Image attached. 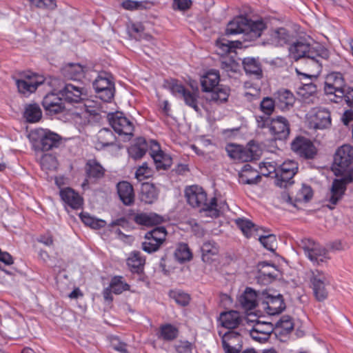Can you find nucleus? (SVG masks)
I'll use <instances>...</instances> for the list:
<instances>
[{
    "mask_svg": "<svg viewBox=\"0 0 353 353\" xmlns=\"http://www.w3.org/2000/svg\"><path fill=\"white\" fill-rule=\"evenodd\" d=\"M353 163V146L343 145L335 152L334 168L336 175L342 176L333 181L330 192L327 195V201L332 205H336L343 196L347 184L353 181L352 172L348 170Z\"/></svg>",
    "mask_w": 353,
    "mask_h": 353,
    "instance_id": "obj_1",
    "label": "nucleus"
},
{
    "mask_svg": "<svg viewBox=\"0 0 353 353\" xmlns=\"http://www.w3.org/2000/svg\"><path fill=\"white\" fill-rule=\"evenodd\" d=\"M289 53L295 61L304 59L308 70L316 72L321 69L319 58L327 59L329 57V52L324 47L317 43L311 46L303 39H300L291 45Z\"/></svg>",
    "mask_w": 353,
    "mask_h": 353,
    "instance_id": "obj_2",
    "label": "nucleus"
},
{
    "mask_svg": "<svg viewBox=\"0 0 353 353\" xmlns=\"http://www.w3.org/2000/svg\"><path fill=\"white\" fill-rule=\"evenodd\" d=\"M267 28L265 23L260 19L253 21L243 16H239L230 21L225 30L227 35L242 34L245 41H254L261 37Z\"/></svg>",
    "mask_w": 353,
    "mask_h": 353,
    "instance_id": "obj_3",
    "label": "nucleus"
},
{
    "mask_svg": "<svg viewBox=\"0 0 353 353\" xmlns=\"http://www.w3.org/2000/svg\"><path fill=\"white\" fill-rule=\"evenodd\" d=\"M188 203L193 208H200L201 211L208 212L211 217H217L219 211L216 209V199L212 197L210 202L207 200V194L204 190L198 185H191L185 190Z\"/></svg>",
    "mask_w": 353,
    "mask_h": 353,
    "instance_id": "obj_4",
    "label": "nucleus"
},
{
    "mask_svg": "<svg viewBox=\"0 0 353 353\" xmlns=\"http://www.w3.org/2000/svg\"><path fill=\"white\" fill-rule=\"evenodd\" d=\"M48 85L54 88V91H57L65 101L69 103H79L88 97L87 90L79 83H65L62 86L59 79L50 78Z\"/></svg>",
    "mask_w": 353,
    "mask_h": 353,
    "instance_id": "obj_5",
    "label": "nucleus"
},
{
    "mask_svg": "<svg viewBox=\"0 0 353 353\" xmlns=\"http://www.w3.org/2000/svg\"><path fill=\"white\" fill-rule=\"evenodd\" d=\"M309 279L315 299L319 302L324 301L329 294V276L322 271L314 270L310 271Z\"/></svg>",
    "mask_w": 353,
    "mask_h": 353,
    "instance_id": "obj_6",
    "label": "nucleus"
},
{
    "mask_svg": "<svg viewBox=\"0 0 353 353\" xmlns=\"http://www.w3.org/2000/svg\"><path fill=\"white\" fill-rule=\"evenodd\" d=\"M226 150L230 157L243 162L257 159L261 155V150L258 145L252 142L248 143V147L230 144L227 146Z\"/></svg>",
    "mask_w": 353,
    "mask_h": 353,
    "instance_id": "obj_7",
    "label": "nucleus"
},
{
    "mask_svg": "<svg viewBox=\"0 0 353 353\" xmlns=\"http://www.w3.org/2000/svg\"><path fill=\"white\" fill-rule=\"evenodd\" d=\"M300 246L307 257L314 264L320 265L325 263L329 259L326 250L320 244L310 239H303L301 241Z\"/></svg>",
    "mask_w": 353,
    "mask_h": 353,
    "instance_id": "obj_8",
    "label": "nucleus"
},
{
    "mask_svg": "<svg viewBox=\"0 0 353 353\" xmlns=\"http://www.w3.org/2000/svg\"><path fill=\"white\" fill-rule=\"evenodd\" d=\"M298 163L293 160L284 161L277 168L275 183L277 186L287 188L294 183L293 177L298 172Z\"/></svg>",
    "mask_w": 353,
    "mask_h": 353,
    "instance_id": "obj_9",
    "label": "nucleus"
},
{
    "mask_svg": "<svg viewBox=\"0 0 353 353\" xmlns=\"http://www.w3.org/2000/svg\"><path fill=\"white\" fill-rule=\"evenodd\" d=\"M167 232L164 227H157L145 234L142 249L148 252H157L165 241Z\"/></svg>",
    "mask_w": 353,
    "mask_h": 353,
    "instance_id": "obj_10",
    "label": "nucleus"
},
{
    "mask_svg": "<svg viewBox=\"0 0 353 353\" xmlns=\"http://www.w3.org/2000/svg\"><path fill=\"white\" fill-rule=\"evenodd\" d=\"M261 296L263 299L261 305L269 315L280 314L285 310V304L281 294L270 293V291L265 290L261 292Z\"/></svg>",
    "mask_w": 353,
    "mask_h": 353,
    "instance_id": "obj_11",
    "label": "nucleus"
},
{
    "mask_svg": "<svg viewBox=\"0 0 353 353\" xmlns=\"http://www.w3.org/2000/svg\"><path fill=\"white\" fill-rule=\"evenodd\" d=\"M93 86L99 97L109 102L114 95V83L112 77L107 73H101L93 82Z\"/></svg>",
    "mask_w": 353,
    "mask_h": 353,
    "instance_id": "obj_12",
    "label": "nucleus"
},
{
    "mask_svg": "<svg viewBox=\"0 0 353 353\" xmlns=\"http://www.w3.org/2000/svg\"><path fill=\"white\" fill-rule=\"evenodd\" d=\"M108 119L110 125L119 135H124L128 139L133 136L134 125L122 112L109 113Z\"/></svg>",
    "mask_w": 353,
    "mask_h": 353,
    "instance_id": "obj_13",
    "label": "nucleus"
},
{
    "mask_svg": "<svg viewBox=\"0 0 353 353\" xmlns=\"http://www.w3.org/2000/svg\"><path fill=\"white\" fill-rule=\"evenodd\" d=\"M343 74L340 72H331L325 77L324 90L326 94H334L342 99L346 88Z\"/></svg>",
    "mask_w": 353,
    "mask_h": 353,
    "instance_id": "obj_14",
    "label": "nucleus"
},
{
    "mask_svg": "<svg viewBox=\"0 0 353 353\" xmlns=\"http://www.w3.org/2000/svg\"><path fill=\"white\" fill-rule=\"evenodd\" d=\"M291 149L296 154L305 159H314L317 153L313 143L303 137H296L291 143Z\"/></svg>",
    "mask_w": 353,
    "mask_h": 353,
    "instance_id": "obj_15",
    "label": "nucleus"
},
{
    "mask_svg": "<svg viewBox=\"0 0 353 353\" xmlns=\"http://www.w3.org/2000/svg\"><path fill=\"white\" fill-rule=\"evenodd\" d=\"M49 79L38 74H26L21 79L16 81L19 92L23 94H29L34 92L40 85L48 84Z\"/></svg>",
    "mask_w": 353,
    "mask_h": 353,
    "instance_id": "obj_16",
    "label": "nucleus"
},
{
    "mask_svg": "<svg viewBox=\"0 0 353 353\" xmlns=\"http://www.w3.org/2000/svg\"><path fill=\"white\" fill-rule=\"evenodd\" d=\"M269 129L274 139L279 140L286 139L290 132L288 121L281 116L271 119Z\"/></svg>",
    "mask_w": 353,
    "mask_h": 353,
    "instance_id": "obj_17",
    "label": "nucleus"
},
{
    "mask_svg": "<svg viewBox=\"0 0 353 353\" xmlns=\"http://www.w3.org/2000/svg\"><path fill=\"white\" fill-rule=\"evenodd\" d=\"M55 92L53 89V92L46 94L42 101L44 109L50 114L61 112L65 108L62 102L63 97H59Z\"/></svg>",
    "mask_w": 353,
    "mask_h": 353,
    "instance_id": "obj_18",
    "label": "nucleus"
},
{
    "mask_svg": "<svg viewBox=\"0 0 353 353\" xmlns=\"http://www.w3.org/2000/svg\"><path fill=\"white\" fill-rule=\"evenodd\" d=\"M272 332L270 323L257 321L250 331V336L256 341L262 343L269 339Z\"/></svg>",
    "mask_w": 353,
    "mask_h": 353,
    "instance_id": "obj_19",
    "label": "nucleus"
},
{
    "mask_svg": "<svg viewBox=\"0 0 353 353\" xmlns=\"http://www.w3.org/2000/svg\"><path fill=\"white\" fill-rule=\"evenodd\" d=\"M262 299L261 292L257 293L252 288H247L240 296L239 301L245 310H250L254 309L258 303H261Z\"/></svg>",
    "mask_w": 353,
    "mask_h": 353,
    "instance_id": "obj_20",
    "label": "nucleus"
},
{
    "mask_svg": "<svg viewBox=\"0 0 353 353\" xmlns=\"http://www.w3.org/2000/svg\"><path fill=\"white\" fill-rule=\"evenodd\" d=\"M258 281L263 284L271 283L277 276V269L274 265L267 262L260 263L258 265Z\"/></svg>",
    "mask_w": 353,
    "mask_h": 353,
    "instance_id": "obj_21",
    "label": "nucleus"
},
{
    "mask_svg": "<svg viewBox=\"0 0 353 353\" xmlns=\"http://www.w3.org/2000/svg\"><path fill=\"white\" fill-rule=\"evenodd\" d=\"M310 124L316 129L327 128L331 125L330 112L325 108L318 109L311 117Z\"/></svg>",
    "mask_w": 353,
    "mask_h": 353,
    "instance_id": "obj_22",
    "label": "nucleus"
},
{
    "mask_svg": "<svg viewBox=\"0 0 353 353\" xmlns=\"http://www.w3.org/2000/svg\"><path fill=\"white\" fill-rule=\"evenodd\" d=\"M117 193L120 200L125 205H130L134 201V193L132 185L128 181H123L117 185Z\"/></svg>",
    "mask_w": 353,
    "mask_h": 353,
    "instance_id": "obj_23",
    "label": "nucleus"
},
{
    "mask_svg": "<svg viewBox=\"0 0 353 353\" xmlns=\"http://www.w3.org/2000/svg\"><path fill=\"white\" fill-rule=\"evenodd\" d=\"M293 35L289 30L284 28L273 30L270 34V42L276 46H282L290 42Z\"/></svg>",
    "mask_w": 353,
    "mask_h": 353,
    "instance_id": "obj_24",
    "label": "nucleus"
},
{
    "mask_svg": "<svg viewBox=\"0 0 353 353\" xmlns=\"http://www.w3.org/2000/svg\"><path fill=\"white\" fill-rule=\"evenodd\" d=\"M277 104L282 110H289L295 102V97L292 92L281 89L274 94Z\"/></svg>",
    "mask_w": 353,
    "mask_h": 353,
    "instance_id": "obj_25",
    "label": "nucleus"
},
{
    "mask_svg": "<svg viewBox=\"0 0 353 353\" xmlns=\"http://www.w3.org/2000/svg\"><path fill=\"white\" fill-rule=\"evenodd\" d=\"M60 196L65 203L73 209H78L82 205V198L70 188L61 190Z\"/></svg>",
    "mask_w": 353,
    "mask_h": 353,
    "instance_id": "obj_26",
    "label": "nucleus"
},
{
    "mask_svg": "<svg viewBox=\"0 0 353 353\" xmlns=\"http://www.w3.org/2000/svg\"><path fill=\"white\" fill-rule=\"evenodd\" d=\"M152 143L151 157L155 162L157 168L166 170L170 166L171 159L160 150L159 145L156 141H153Z\"/></svg>",
    "mask_w": 353,
    "mask_h": 353,
    "instance_id": "obj_27",
    "label": "nucleus"
},
{
    "mask_svg": "<svg viewBox=\"0 0 353 353\" xmlns=\"http://www.w3.org/2000/svg\"><path fill=\"white\" fill-rule=\"evenodd\" d=\"M61 74L68 79L79 80L83 77V67L79 63H67L61 68Z\"/></svg>",
    "mask_w": 353,
    "mask_h": 353,
    "instance_id": "obj_28",
    "label": "nucleus"
},
{
    "mask_svg": "<svg viewBox=\"0 0 353 353\" xmlns=\"http://www.w3.org/2000/svg\"><path fill=\"white\" fill-rule=\"evenodd\" d=\"M220 80L219 73L216 70H210L204 75L201 83L203 92H212L219 86Z\"/></svg>",
    "mask_w": 353,
    "mask_h": 353,
    "instance_id": "obj_29",
    "label": "nucleus"
},
{
    "mask_svg": "<svg viewBox=\"0 0 353 353\" xmlns=\"http://www.w3.org/2000/svg\"><path fill=\"white\" fill-rule=\"evenodd\" d=\"M134 221L137 224L144 226H152L163 222L162 216L154 213H138L134 215Z\"/></svg>",
    "mask_w": 353,
    "mask_h": 353,
    "instance_id": "obj_30",
    "label": "nucleus"
},
{
    "mask_svg": "<svg viewBox=\"0 0 353 353\" xmlns=\"http://www.w3.org/2000/svg\"><path fill=\"white\" fill-rule=\"evenodd\" d=\"M313 196V192L310 186L303 184L301 188L299 189L294 196H288V200L290 203H292V199H294V203H292L294 206L296 207L299 203L307 202Z\"/></svg>",
    "mask_w": 353,
    "mask_h": 353,
    "instance_id": "obj_31",
    "label": "nucleus"
},
{
    "mask_svg": "<svg viewBox=\"0 0 353 353\" xmlns=\"http://www.w3.org/2000/svg\"><path fill=\"white\" fill-rule=\"evenodd\" d=\"M40 142L42 150L48 151L59 145L61 137L57 133L47 131L41 135Z\"/></svg>",
    "mask_w": 353,
    "mask_h": 353,
    "instance_id": "obj_32",
    "label": "nucleus"
},
{
    "mask_svg": "<svg viewBox=\"0 0 353 353\" xmlns=\"http://www.w3.org/2000/svg\"><path fill=\"white\" fill-rule=\"evenodd\" d=\"M221 324L228 329L236 328L241 322V317L239 312L231 310L223 312L221 314Z\"/></svg>",
    "mask_w": 353,
    "mask_h": 353,
    "instance_id": "obj_33",
    "label": "nucleus"
},
{
    "mask_svg": "<svg viewBox=\"0 0 353 353\" xmlns=\"http://www.w3.org/2000/svg\"><path fill=\"white\" fill-rule=\"evenodd\" d=\"M240 339V335L234 332H228L222 337V345L225 353H239V350L234 346Z\"/></svg>",
    "mask_w": 353,
    "mask_h": 353,
    "instance_id": "obj_34",
    "label": "nucleus"
},
{
    "mask_svg": "<svg viewBox=\"0 0 353 353\" xmlns=\"http://www.w3.org/2000/svg\"><path fill=\"white\" fill-rule=\"evenodd\" d=\"M159 192L154 184L143 183L141 190V200L145 203H152L158 198Z\"/></svg>",
    "mask_w": 353,
    "mask_h": 353,
    "instance_id": "obj_35",
    "label": "nucleus"
},
{
    "mask_svg": "<svg viewBox=\"0 0 353 353\" xmlns=\"http://www.w3.org/2000/svg\"><path fill=\"white\" fill-rule=\"evenodd\" d=\"M87 176L89 178L99 179L103 176L104 168L94 159L88 160L85 166Z\"/></svg>",
    "mask_w": 353,
    "mask_h": 353,
    "instance_id": "obj_36",
    "label": "nucleus"
},
{
    "mask_svg": "<svg viewBox=\"0 0 353 353\" xmlns=\"http://www.w3.org/2000/svg\"><path fill=\"white\" fill-rule=\"evenodd\" d=\"M41 116V110L37 104H30L26 106L24 112V117L28 123L39 121Z\"/></svg>",
    "mask_w": 353,
    "mask_h": 353,
    "instance_id": "obj_37",
    "label": "nucleus"
},
{
    "mask_svg": "<svg viewBox=\"0 0 353 353\" xmlns=\"http://www.w3.org/2000/svg\"><path fill=\"white\" fill-rule=\"evenodd\" d=\"M201 252L202 260L205 263H210L212 261V256H216L219 250L215 243L207 241L201 246Z\"/></svg>",
    "mask_w": 353,
    "mask_h": 353,
    "instance_id": "obj_38",
    "label": "nucleus"
},
{
    "mask_svg": "<svg viewBox=\"0 0 353 353\" xmlns=\"http://www.w3.org/2000/svg\"><path fill=\"white\" fill-rule=\"evenodd\" d=\"M243 65L246 73L261 77L262 70L260 63L254 59L247 57L243 60Z\"/></svg>",
    "mask_w": 353,
    "mask_h": 353,
    "instance_id": "obj_39",
    "label": "nucleus"
},
{
    "mask_svg": "<svg viewBox=\"0 0 353 353\" xmlns=\"http://www.w3.org/2000/svg\"><path fill=\"white\" fill-rule=\"evenodd\" d=\"M179 334L178 329L171 324L162 325L160 327L159 338L165 341H172L175 339Z\"/></svg>",
    "mask_w": 353,
    "mask_h": 353,
    "instance_id": "obj_40",
    "label": "nucleus"
},
{
    "mask_svg": "<svg viewBox=\"0 0 353 353\" xmlns=\"http://www.w3.org/2000/svg\"><path fill=\"white\" fill-rule=\"evenodd\" d=\"M174 255L176 260L180 263L190 261L192 257L190 248L186 243L179 244L174 251Z\"/></svg>",
    "mask_w": 353,
    "mask_h": 353,
    "instance_id": "obj_41",
    "label": "nucleus"
},
{
    "mask_svg": "<svg viewBox=\"0 0 353 353\" xmlns=\"http://www.w3.org/2000/svg\"><path fill=\"white\" fill-rule=\"evenodd\" d=\"M147 150V144L144 139H139V142L132 145L128 149L130 156L134 159H141L145 154Z\"/></svg>",
    "mask_w": 353,
    "mask_h": 353,
    "instance_id": "obj_42",
    "label": "nucleus"
},
{
    "mask_svg": "<svg viewBox=\"0 0 353 353\" xmlns=\"http://www.w3.org/2000/svg\"><path fill=\"white\" fill-rule=\"evenodd\" d=\"M97 139L99 143L104 147L113 145L116 137L110 130L103 128L99 132Z\"/></svg>",
    "mask_w": 353,
    "mask_h": 353,
    "instance_id": "obj_43",
    "label": "nucleus"
},
{
    "mask_svg": "<svg viewBox=\"0 0 353 353\" xmlns=\"http://www.w3.org/2000/svg\"><path fill=\"white\" fill-rule=\"evenodd\" d=\"M236 223L246 237H250L254 232L258 230L256 225L247 219H238Z\"/></svg>",
    "mask_w": 353,
    "mask_h": 353,
    "instance_id": "obj_44",
    "label": "nucleus"
},
{
    "mask_svg": "<svg viewBox=\"0 0 353 353\" xmlns=\"http://www.w3.org/2000/svg\"><path fill=\"white\" fill-rule=\"evenodd\" d=\"M40 165L44 170H54L58 166V162L56 157L52 154H45L40 159Z\"/></svg>",
    "mask_w": 353,
    "mask_h": 353,
    "instance_id": "obj_45",
    "label": "nucleus"
},
{
    "mask_svg": "<svg viewBox=\"0 0 353 353\" xmlns=\"http://www.w3.org/2000/svg\"><path fill=\"white\" fill-rule=\"evenodd\" d=\"M145 263V259L141 256L140 252H134L127 260L128 265L133 271H137Z\"/></svg>",
    "mask_w": 353,
    "mask_h": 353,
    "instance_id": "obj_46",
    "label": "nucleus"
},
{
    "mask_svg": "<svg viewBox=\"0 0 353 353\" xmlns=\"http://www.w3.org/2000/svg\"><path fill=\"white\" fill-rule=\"evenodd\" d=\"M230 89L228 87L219 85L212 91L211 99L214 101L225 102L228 100Z\"/></svg>",
    "mask_w": 353,
    "mask_h": 353,
    "instance_id": "obj_47",
    "label": "nucleus"
},
{
    "mask_svg": "<svg viewBox=\"0 0 353 353\" xmlns=\"http://www.w3.org/2000/svg\"><path fill=\"white\" fill-rule=\"evenodd\" d=\"M81 221L86 225L93 229H99L105 226V221L102 219H96L87 213L80 214Z\"/></svg>",
    "mask_w": 353,
    "mask_h": 353,
    "instance_id": "obj_48",
    "label": "nucleus"
},
{
    "mask_svg": "<svg viewBox=\"0 0 353 353\" xmlns=\"http://www.w3.org/2000/svg\"><path fill=\"white\" fill-rule=\"evenodd\" d=\"M259 241L263 246L267 250L274 252L277 247V241L276 235L268 234L259 236Z\"/></svg>",
    "mask_w": 353,
    "mask_h": 353,
    "instance_id": "obj_49",
    "label": "nucleus"
},
{
    "mask_svg": "<svg viewBox=\"0 0 353 353\" xmlns=\"http://www.w3.org/2000/svg\"><path fill=\"white\" fill-rule=\"evenodd\" d=\"M113 293L116 294H121L123 291L129 290V285L124 283L121 276H114L110 284Z\"/></svg>",
    "mask_w": 353,
    "mask_h": 353,
    "instance_id": "obj_50",
    "label": "nucleus"
},
{
    "mask_svg": "<svg viewBox=\"0 0 353 353\" xmlns=\"http://www.w3.org/2000/svg\"><path fill=\"white\" fill-rule=\"evenodd\" d=\"M261 176L257 172L247 174V172L239 173V181L243 184H257L261 181Z\"/></svg>",
    "mask_w": 353,
    "mask_h": 353,
    "instance_id": "obj_51",
    "label": "nucleus"
},
{
    "mask_svg": "<svg viewBox=\"0 0 353 353\" xmlns=\"http://www.w3.org/2000/svg\"><path fill=\"white\" fill-rule=\"evenodd\" d=\"M275 108V101L270 97H265L261 101L260 109L267 116H270Z\"/></svg>",
    "mask_w": 353,
    "mask_h": 353,
    "instance_id": "obj_52",
    "label": "nucleus"
},
{
    "mask_svg": "<svg viewBox=\"0 0 353 353\" xmlns=\"http://www.w3.org/2000/svg\"><path fill=\"white\" fill-rule=\"evenodd\" d=\"M148 2L145 1L125 0L122 2L121 6L125 10H133L139 9H146L148 8Z\"/></svg>",
    "mask_w": 353,
    "mask_h": 353,
    "instance_id": "obj_53",
    "label": "nucleus"
},
{
    "mask_svg": "<svg viewBox=\"0 0 353 353\" xmlns=\"http://www.w3.org/2000/svg\"><path fill=\"white\" fill-rule=\"evenodd\" d=\"M143 31V27L141 24H135L133 23L130 28V34L133 36L136 39H146L150 40L152 39V37L148 34H142Z\"/></svg>",
    "mask_w": 353,
    "mask_h": 353,
    "instance_id": "obj_54",
    "label": "nucleus"
},
{
    "mask_svg": "<svg viewBox=\"0 0 353 353\" xmlns=\"http://www.w3.org/2000/svg\"><path fill=\"white\" fill-rule=\"evenodd\" d=\"M171 296L174 299L177 304L181 306H185L188 305L190 301V295L181 291L172 292Z\"/></svg>",
    "mask_w": 353,
    "mask_h": 353,
    "instance_id": "obj_55",
    "label": "nucleus"
},
{
    "mask_svg": "<svg viewBox=\"0 0 353 353\" xmlns=\"http://www.w3.org/2000/svg\"><path fill=\"white\" fill-rule=\"evenodd\" d=\"M261 172L264 176H269L272 173L276 174L277 168L275 162H261L259 164Z\"/></svg>",
    "mask_w": 353,
    "mask_h": 353,
    "instance_id": "obj_56",
    "label": "nucleus"
},
{
    "mask_svg": "<svg viewBox=\"0 0 353 353\" xmlns=\"http://www.w3.org/2000/svg\"><path fill=\"white\" fill-rule=\"evenodd\" d=\"M182 98L184 99V101L187 105L192 108L196 112L199 110V106L197 105V98L194 93L187 90Z\"/></svg>",
    "mask_w": 353,
    "mask_h": 353,
    "instance_id": "obj_57",
    "label": "nucleus"
},
{
    "mask_svg": "<svg viewBox=\"0 0 353 353\" xmlns=\"http://www.w3.org/2000/svg\"><path fill=\"white\" fill-rule=\"evenodd\" d=\"M169 88L171 91V92L175 95V96H180L183 97L185 92L188 90L185 88V87L181 84L179 83L176 80L172 79L170 82L169 83Z\"/></svg>",
    "mask_w": 353,
    "mask_h": 353,
    "instance_id": "obj_58",
    "label": "nucleus"
},
{
    "mask_svg": "<svg viewBox=\"0 0 353 353\" xmlns=\"http://www.w3.org/2000/svg\"><path fill=\"white\" fill-rule=\"evenodd\" d=\"M32 5L41 9L54 10L57 7L54 0H30Z\"/></svg>",
    "mask_w": 353,
    "mask_h": 353,
    "instance_id": "obj_59",
    "label": "nucleus"
},
{
    "mask_svg": "<svg viewBox=\"0 0 353 353\" xmlns=\"http://www.w3.org/2000/svg\"><path fill=\"white\" fill-rule=\"evenodd\" d=\"M175 349L178 353H192V345L188 341H181L176 345Z\"/></svg>",
    "mask_w": 353,
    "mask_h": 353,
    "instance_id": "obj_60",
    "label": "nucleus"
},
{
    "mask_svg": "<svg viewBox=\"0 0 353 353\" xmlns=\"http://www.w3.org/2000/svg\"><path fill=\"white\" fill-rule=\"evenodd\" d=\"M192 5L191 0H173V7L180 10H186Z\"/></svg>",
    "mask_w": 353,
    "mask_h": 353,
    "instance_id": "obj_61",
    "label": "nucleus"
},
{
    "mask_svg": "<svg viewBox=\"0 0 353 353\" xmlns=\"http://www.w3.org/2000/svg\"><path fill=\"white\" fill-rule=\"evenodd\" d=\"M270 116H256V121L257 127L259 128H265L268 127L270 128V123L271 119L269 118Z\"/></svg>",
    "mask_w": 353,
    "mask_h": 353,
    "instance_id": "obj_62",
    "label": "nucleus"
},
{
    "mask_svg": "<svg viewBox=\"0 0 353 353\" xmlns=\"http://www.w3.org/2000/svg\"><path fill=\"white\" fill-rule=\"evenodd\" d=\"M112 347L121 353H129L126 348V344L121 342L118 339H114L111 342Z\"/></svg>",
    "mask_w": 353,
    "mask_h": 353,
    "instance_id": "obj_63",
    "label": "nucleus"
},
{
    "mask_svg": "<svg viewBox=\"0 0 353 353\" xmlns=\"http://www.w3.org/2000/svg\"><path fill=\"white\" fill-rule=\"evenodd\" d=\"M346 103L350 106L353 107V88H350V87H346L345 89V95L343 96Z\"/></svg>",
    "mask_w": 353,
    "mask_h": 353,
    "instance_id": "obj_64",
    "label": "nucleus"
}]
</instances>
